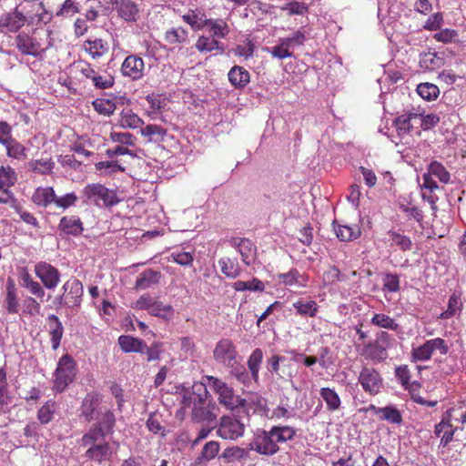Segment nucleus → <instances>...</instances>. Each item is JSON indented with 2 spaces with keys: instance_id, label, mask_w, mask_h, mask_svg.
Segmentation results:
<instances>
[{
  "instance_id": "nucleus-38",
  "label": "nucleus",
  "mask_w": 466,
  "mask_h": 466,
  "mask_svg": "<svg viewBox=\"0 0 466 466\" xmlns=\"http://www.w3.org/2000/svg\"><path fill=\"white\" fill-rule=\"evenodd\" d=\"M140 134L147 137L148 142L160 143L165 140L167 130L161 126L149 124L141 128Z\"/></svg>"
},
{
  "instance_id": "nucleus-11",
  "label": "nucleus",
  "mask_w": 466,
  "mask_h": 466,
  "mask_svg": "<svg viewBox=\"0 0 466 466\" xmlns=\"http://www.w3.org/2000/svg\"><path fill=\"white\" fill-rule=\"evenodd\" d=\"M62 289V295L56 298L60 305L72 308L80 306L84 289L79 279L76 278L69 279L65 282Z\"/></svg>"
},
{
  "instance_id": "nucleus-30",
  "label": "nucleus",
  "mask_w": 466,
  "mask_h": 466,
  "mask_svg": "<svg viewBox=\"0 0 466 466\" xmlns=\"http://www.w3.org/2000/svg\"><path fill=\"white\" fill-rule=\"evenodd\" d=\"M228 81L236 89H243L250 81V74L240 66H234L228 74Z\"/></svg>"
},
{
  "instance_id": "nucleus-43",
  "label": "nucleus",
  "mask_w": 466,
  "mask_h": 466,
  "mask_svg": "<svg viewBox=\"0 0 466 466\" xmlns=\"http://www.w3.org/2000/svg\"><path fill=\"white\" fill-rule=\"evenodd\" d=\"M319 395L327 405V410L333 412L341 406V400L334 389L324 387L319 390Z\"/></svg>"
},
{
  "instance_id": "nucleus-46",
  "label": "nucleus",
  "mask_w": 466,
  "mask_h": 466,
  "mask_svg": "<svg viewBox=\"0 0 466 466\" xmlns=\"http://www.w3.org/2000/svg\"><path fill=\"white\" fill-rule=\"evenodd\" d=\"M462 309V302L461 295L454 292L450 296L448 301V308L445 311L441 312L438 319H449L457 314H460Z\"/></svg>"
},
{
  "instance_id": "nucleus-16",
  "label": "nucleus",
  "mask_w": 466,
  "mask_h": 466,
  "mask_svg": "<svg viewBox=\"0 0 466 466\" xmlns=\"http://www.w3.org/2000/svg\"><path fill=\"white\" fill-rule=\"evenodd\" d=\"M145 63L137 55L127 56L121 65V74L133 81L140 80L145 75Z\"/></svg>"
},
{
  "instance_id": "nucleus-4",
  "label": "nucleus",
  "mask_w": 466,
  "mask_h": 466,
  "mask_svg": "<svg viewBox=\"0 0 466 466\" xmlns=\"http://www.w3.org/2000/svg\"><path fill=\"white\" fill-rule=\"evenodd\" d=\"M203 380L206 386L208 385L218 394L219 404L227 410H233L235 408L244 405L245 400L235 395L233 389L222 380L209 375L205 376Z\"/></svg>"
},
{
  "instance_id": "nucleus-15",
  "label": "nucleus",
  "mask_w": 466,
  "mask_h": 466,
  "mask_svg": "<svg viewBox=\"0 0 466 466\" xmlns=\"http://www.w3.org/2000/svg\"><path fill=\"white\" fill-rule=\"evenodd\" d=\"M102 402L103 396L101 394L95 391L87 393L80 407V416L88 422L95 420L103 410Z\"/></svg>"
},
{
  "instance_id": "nucleus-52",
  "label": "nucleus",
  "mask_w": 466,
  "mask_h": 466,
  "mask_svg": "<svg viewBox=\"0 0 466 466\" xmlns=\"http://www.w3.org/2000/svg\"><path fill=\"white\" fill-rule=\"evenodd\" d=\"M248 457V451L238 446H233L225 449L222 453L218 456L219 460H222L226 463L233 462L236 460H241Z\"/></svg>"
},
{
  "instance_id": "nucleus-61",
  "label": "nucleus",
  "mask_w": 466,
  "mask_h": 466,
  "mask_svg": "<svg viewBox=\"0 0 466 466\" xmlns=\"http://www.w3.org/2000/svg\"><path fill=\"white\" fill-rule=\"evenodd\" d=\"M92 104L97 113L107 116L112 115L116 108V104L109 99L97 98Z\"/></svg>"
},
{
  "instance_id": "nucleus-22",
  "label": "nucleus",
  "mask_w": 466,
  "mask_h": 466,
  "mask_svg": "<svg viewBox=\"0 0 466 466\" xmlns=\"http://www.w3.org/2000/svg\"><path fill=\"white\" fill-rule=\"evenodd\" d=\"M5 309L9 314H17L19 311L18 290L12 278L6 280Z\"/></svg>"
},
{
  "instance_id": "nucleus-32",
  "label": "nucleus",
  "mask_w": 466,
  "mask_h": 466,
  "mask_svg": "<svg viewBox=\"0 0 466 466\" xmlns=\"http://www.w3.org/2000/svg\"><path fill=\"white\" fill-rule=\"evenodd\" d=\"M46 320L48 324V333L51 336L52 349L56 350L60 345L64 334V327L58 317L54 314L49 315Z\"/></svg>"
},
{
  "instance_id": "nucleus-58",
  "label": "nucleus",
  "mask_w": 466,
  "mask_h": 466,
  "mask_svg": "<svg viewBox=\"0 0 466 466\" xmlns=\"http://www.w3.org/2000/svg\"><path fill=\"white\" fill-rule=\"evenodd\" d=\"M56 409L55 400H47L38 410L37 420L41 424H47L53 420L54 413Z\"/></svg>"
},
{
  "instance_id": "nucleus-36",
  "label": "nucleus",
  "mask_w": 466,
  "mask_h": 466,
  "mask_svg": "<svg viewBox=\"0 0 466 466\" xmlns=\"http://www.w3.org/2000/svg\"><path fill=\"white\" fill-rule=\"evenodd\" d=\"M55 162L51 157L32 159L28 162V170L38 175H49L53 172Z\"/></svg>"
},
{
  "instance_id": "nucleus-26",
  "label": "nucleus",
  "mask_w": 466,
  "mask_h": 466,
  "mask_svg": "<svg viewBox=\"0 0 466 466\" xmlns=\"http://www.w3.org/2000/svg\"><path fill=\"white\" fill-rule=\"evenodd\" d=\"M111 455V447L109 443L106 441L89 446L85 453L86 458L97 463H101L104 461L109 460Z\"/></svg>"
},
{
  "instance_id": "nucleus-33",
  "label": "nucleus",
  "mask_w": 466,
  "mask_h": 466,
  "mask_svg": "<svg viewBox=\"0 0 466 466\" xmlns=\"http://www.w3.org/2000/svg\"><path fill=\"white\" fill-rule=\"evenodd\" d=\"M268 434L271 435L274 442L278 445V443H284L293 440L296 435V430L291 426L279 425L271 427Z\"/></svg>"
},
{
  "instance_id": "nucleus-57",
  "label": "nucleus",
  "mask_w": 466,
  "mask_h": 466,
  "mask_svg": "<svg viewBox=\"0 0 466 466\" xmlns=\"http://www.w3.org/2000/svg\"><path fill=\"white\" fill-rule=\"evenodd\" d=\"M232 288L236 291H263L265 289V284L257 278H253L249 281L238 280L233 283Z\"/></svg>"
},
{
  "instance_id": "nucleus-12",
  "label": "nucleus",
  "mask_w": 466,
  "mask_h": 466,
  "mask_svg": "<svg viewBox=\"0 0 466 466\" xmlns=\"http://www.w3.org/2000/svg\"><path fill=\"white\" fill-rule=\"evenodd\" d=\"M363 390L371 395H377L383 387V379L380 373L372 367L364 366L358 378Z\"/></svg>"
},
{
  "instance_id": "nucleus-7",
  "label": "nucleus",
  "mask_w": 466,
  "mask_h": 466,
  "mask_svg": "<svg viewBox=\"0 0 466 466\" xmlns=\"http://www.w3.org/2000/svg\"><path fill=\"white\" fill-rule=\"evenodd\" d=\"M82 194L87 201L93 202L96 206H100L102 203L104 207L111 208L120 202L116 190L98 183L86 185Z\"/></svg>"
},
{
  "instance_id": "nucleus-64",
  "label": "nucleus",
  "mask_w": 466,
  "mask_h": 466,
  "mask_svg": "<svg viewBox=\"0 0 466 466\" xmlns=\"http://www.w3.org/2000/svg\"><path fill=\"white\" fill-rule=\"evenodd\" d=\"M91 80L93 85L99 89L110 88L115 83L114 77L109 74L98 75L96 73Z\"/></svg>"
},
{
  "instance_id": "nucleus-59",
  "label": "nucleus",
  "mask_w": 466,
  "mask_h": 466,
  "mask_svg": "<svg viewBox=\"0 0 466 466\" xmlns=\"http://www.w3.org/2000/svg\"><path fill=\"white\" fill-rule=\"evenodd\" d=\"M417 93L425 100L436 99L440 94L439 87L431 83H421L417 86Z\"/></svg>"
},
{
  "instance_id": "nucleus-55",
  "label": "nucleus",
  "mask_w": 466,
  "mask_h": 466,
  "mask_svg": "<svg viewBox=\"0 0 466 466\" xmlns=\"http://www.w3.org/2000/svg\"><path fill=\"white\" fill-rule=\"evenodd\" d=\"M388 236L389 240L391 241V245L399 247L403 252L410 251L412 248V241L408 236L394 230H390Z\"/></svg>"
},
{
  "instance_id": "nucleus-5",
  "label": "nucleus",
  "mask_w": 466,
  "mask_h": 466,
  "mask_svg": "<svg viewBox=\"0 0 466 466\" xmlns=\"http://www.w3.org/2000/svg\"><path fill=\"white\" fill-rule=\"evenodd\" d=\"M390 339L391 337L387 331H380L377 334L376 339L363 346L360 354L367 360L380 363L388 358Z\"/></svg>"
},
{
  "instance_id": "nucleus-31",
  "label": "nucleus",
  "mask_w": 466,
  "mask_h": 466,
  "mask_svg": "<svg viewBox=\"0 0 466 466\" xmlns=\"http://www.w3.org/2000/svg\"><path fill=\"white\" fill-rule=\"evenodd\" d=\"M296 313L301 317L314 318L319 312L318 303L311 299L299 298L292 303Z\"/></svg>"
},
{
  "instance_id": "nucleus-56",
  "label": "nucleus",
  "mask_w": 466,
  "mask_h": 466,
  "mask_svg": "<svg viewBox=\"0 0 466 466\" xmlns=\"http://www.w3.org/2000/svg\"><path fill=\"white\" fill-rule=\"evenodd\" d=\"M120 125L126 128L136 129L141 127L144 125V121L131 110H127L121 113Z\"/></svg>"
},
{
  "instance_id": "nucleus-14",
  "label": "nucleus",
  "mask_w": 466,
  "mask_h": 466,
  "mask_svg": "<svg viewBox=\"0 0 466 466\" xmlns=\"http://www.w3.org/2000/svg\"><path fill=\"white\" fill-rule=\"evenodd\" d=\"M17 181L16 172L10 166L0 167V204H8L15 200L14 195L10 188L15 186Z\"/></svg>"
},
{
  "instance_id": "nucleus-3",
  "label": "nucleus",
  "mask_w": 466,
  "mask_h": 466,
  "mask_svg": "<svg viewBox=\"0 0 466 466\" xmlns=\"http://www.w3.org/2000/svg\"><path fill=\"white\" fill-rule=\"evenodd\" d=\"M76 363L74 359L68 355H63L57 363L54 372L52 390L55 392L61 393L66 390L76 376Z\"/></svg>"
},
{
  "instance_id": "nucleus-44",
  "label": "nucleus",
  "mask_w": 466,
  "mask_h": 466,
  "mask_svg": "<svg viewBox=\"0 0 466 466\" xmlns=\"http://www.w3.org/2000/svg\"><path fill=\"white\" fill-rule=\"evenodd\" d=\"M218 265L221 272L229 279H236L241 273L239 264L236 258H221L218 260Z\"/></svg>"
},
{
  "instance_id": "nucleus-20",
  "label": "nucleus",
  "mask_w": 466,
  "mask_h": 466,
  "mask_svg": "<svg viewBox=\"0 0 466 466\" xmlns=\"http://www.w3.org/2000/svg\"><path fill=\"white\" fill-rule=\"evenodd\" d=\"M287 362L288 359L286 357L274 354L268 358L266 368L278 379L285 380L292 377V370Z\"/></svg>"
},
{
  "instance_id": "nucleus-54",
  "label": "nucleus",
  "mask_w": 466,
  "mask_h": 466,
  "mask_svg": "<svg viewBox=\"0 0 466 466\" xmlns=\"http://www.w3.org/2000/svg\"><path fill=\"white\" fill-rule=\"evenodd\" d=\"M370 323L374 326L394 331L399 329V324L396 322V320L389 315L383 313L374 314L370 319Z\"/></svg>"
},
{
  "instance_id": "nucleus-25",
  "label": "nucleus",
  "mask_w": 466,
  "mask_h": 466,
  "mask_svg": "<svg viewBox=\"0 0 466 466\" xmlns=\"http://www.w3.org/2000/svg\"><path fill=\"white\" fill-rule=\"evenodd\" d=\"M116 4L118 15L127 22H136L139 17L138 5L132 0H120Z\"/></svg>"
},
{
  "instance_id": "nucleus-1",
  "label": "nucleus",
  "mask_w": 466,
  "mask_h": 466,
  "mask_svg": "<svg viewBox=\"0 0 466 466\" xmlns=\"http://www.w3.org/2000/svg\"><path fill=\"white\" fill-rule=\"evenodd\" d=\"M197 390V400L192 407L191 420L196 423L211 424L217 421L219 408L211 398L206 385H198Z\"/></svg>"
},
{
  "instance_id": "nucleus-60",
  "label": "nucleus",
  "mask_w": 466,
  "mask_h": 466,
  "mask_svg": "<svg viewBox=\"0 0 466 466\" xmlns=\"http://www.w3.org/2000/svg\"><path fill=\"white\" fill-rule=\"evenodd\" d=\"M173 308L171 305L163 304L161 301L155 300L148 310L152 316L159 317L162 319H168L173 314Z\"/></svg>"
},
{
  "instance_id": "nucleus-17",
  "label": "nucleus",
  "mask_w": 466,
  "mask_h": 466,
  "mask_svg": "<svg viewBox=\"0 0 466 466\" xmlns=\"http://www.w3.org/2000/svg\"><path fill=\"white\" fill-rule=\"evenodd\" d=\"M453 409H449L443 414L441 420L435 425L434 433L441 438L440 445L446 447L452 440L458 428L451 424Z\"/></svg>"
},
{
  "instance_id": "nucleus-39",
  "label": "nucleus",
  "mask_w": 466,
  "mask_h": 466,
  "mask_svg": "<svg viewBox=\"0 0 466 466\" xmlns=\"http://www.w3.org/2000/svg\"><path fill=\"white\" fill-rule=\"evenodd\" d=\"M418 116H422V113L415 111L414 109L413 111L399 116L394 121L399 135L410 133L413 128L411 121L417 119Z\"/></svg>"
},
{
  "instance_id": "nucleus-35",
  "label": "nucleus",
  "mask_w": 466,
  "mask_h": 466,
  "mask_svg": "<svg viewBox=\"0 0 466 466\" xmlns=\"http://www.w3.org/2000/svg\"><path fill=\"white\" fill-rule=\"evenodd\" d=\"M195 46L201 53L218 51L222 54L225 51L224 45L211 35H200Z\"/></svg>"
},
{
  "instance_id": "nucleus-19",
  "label": "nucleus",
  "mask_w": 466,
  "mask_h": 466,
  "mask_svg": "<svg viewBox=\"0 0 466 466\" xmlns=\"http://www.w3.org/2000/svg\"><path fill=\"white\" fill-rule=\"evenodd\" d=\"M250 449L262 455H274L279 450V447L274 442L268 431H262L255 435L250 444Z\"/></svg>"
},
{
  "instance_id": "nucleus-51",
  "label": "nucleus",
  "mask_w": 466,
  "mask_h": 466,
  "mask_svg": "<svg viewBox=\"0 0 466 466\" xmlns=\"http://www.w3.org/2000/svg\"><path fill=\"white\" fill-rule=\"evenodd\" d=\"M263 360V351L261 349H255L248 359V367L255 381L258 380V372Z\"/></svg>"
},
{
  "instance_id": "nucleus-49",
  "label": "nucleus",
  "mask_w": 466,
  "mask_h": 466,
  "mask_svg": "<svg viewBox=\"0 0 466 466\" xmlns=\"http://www.w3.org/2000/svg\"><path fill=\"white\" fill-rule=\"evenodd\" d=\"M206 26L209 28L211 36L215 38H225L229 34V26L223 19L208 18Z\"/></svg>"
},
{
  "instance_id": "nucleus-9",
  "label": "nucleus",
  "mask_w": 466,
  "mask_h": 466,
  "mask_svg": "<svg viewBox=\"0 0 466 466\" xmlns=\"http://www.w3.org/2000/svg\"><path fill=\"white\" fill-rule=\"evenodd\" d=\"M217 435L223 440L236 441L245 432L244 423L233 415H223L216 424Z\"/></svg>"
},
{
  "instance_id": "nucleus-21",
  "label": "nucleus",
  "mask_w": 466,
  "mask_h": 466,
  "mask_svg": "<svg viewBox=\"0 0 466 466\" xmlns=\"http://www.w3.org/2000/svg\"><path fill=\"white\" fill-rule=\"evenodd\" d=\"M234 247L241 256V259L247 266L251 265L257 257V247L248 238H236L231 240Z\"/></svg>"
},
{
  "instance_id": "nucleus-34",
  "label": "nucleus",
  "mask_w": 466,
  "mask_h": 466,
  "mask_svg": "<svg viewBox=\"0 0 466 466\" xmlns=\"http://www.w3.org/2000/svg\"><path fill=\"white\" fill-rule=\"evenodd\" d=\"M161 278V273L157 270L147 268L140 273L136 280L135 289H146L157 284Z\"/></svg>"
},
{
  "instance_id": "nucleus-41",
  "label": "nucleus",
  "mask_w": 466,
  "mask_h": 466,
  "mask_svg": "<svg viewBox=\"0 0 466 466\" xmlns=\"http://www.w3.org/2000/svg\"><path fill=\"white\" fill-rule=\"evenodd\" d=\"M444 65V60L436 52H425L420 59V66L425 70L434 71Z\"/></svg>"
},
{
  "instance_id": "nucleus-53",
  "label": "nucleus",
  "mask_w": 466,
  "mask_h": 466,
  "mask_svg": "<svg viewBox=\"0 0 466 466\" xmlns=\"http://www.w3.org/2000/svg\"><path fill=\"white\" fill-rule=\"evenodd\" d=\"M433 177L438 178L440 182L447 184L450 182L451 175L446 167L438 161H432L429 167L428 171Z\"/></svg>"
},
{
  "instance_id": "nucleus-37",
  "label": "nucleus",
  "mask_w": 466,
  "mask_h": 466,
  "mask_svg": "<svg viewBox=\"0 0 466 466\" xmlns=\"http://www.w3.org/2000/svg\"><path fill=\"white\" fill-rule=\"evenodd\" d=\"M208 18L206 14L200 10H189L188 13L182 15V20L190 25L194 31H199L203 29Z\"/></svg>"
},
{
  "instance_id": "nucleus-45",
  "label": "nucleus",
  "mask_w": 466,
  "mask_h": 466,
  "mask_svg": "<svg viewBox=\"0 0 466 466\" xmlns=\"http://www.w3.org/2000/svg\"><path fill=\"white\" fill-rule=\"evenodd\" d=\"M6 150V156L13 159L25 160L27 157L26 147L12 137L5 146Z\"/></svg>"
},
{
  "instance_id": "nucleus-29",
  "label": "nucleus",
  "mask_w": 466,
  "mask_h": 466,
  "mask_svg": "<svg viewBox=\"0 0 466 466\" xmlns=\"http://www.w3.org/2000/svg\"><path fill=\"white\" fill-rule=\"evenodd\" d=\"M31 200L38 207L47 208L56 200L55 190L52 187H38L33 193Z\"/></svg>"
},
{
  "instance_id": "nucleus-8",
  "label": "nucleus",
  "mask_w": 466,
  "mask_h": 466,
  "mask_svg": "<svg viewBox=\"0 0 466 466\" xmlns=\"http://www.w3.org/2000/svg\"><path fill=\"white\" fill-rule=\"evenodd\" d=\"M436 351L441 355H446L449 352V346L441 338L428 339L422 345L413 348L410 352V358L414 362L427 361L431 359Z\"/></svg>"
},
{
  "instance_id": "nucleus-23",
  "label": "nucleus",
  "mask_w": 466,
  "mask_h": 466,
  "mask_svg": "<svg viewBox=\"0 0 466 466\" xmlns=\"http://www.w3.org/2000/svg\"><path fill=\"white\" fill-rule=\"evenodd\" d=\"M164 40L170 46H184L189 43V31L183 26H173L164 34Z\"/></svg>"
},
{
  "instance_id": "nucleus-62",
  "label": "nucleus",
  "mask_w": 466,
  "mask_h": 466,
  "mask_svg": "<svg viewBox=\"0 0 466 466\" xmlns=\"http://www.w3.org/2000/svg\"><path fill=\"white\" fill-rule=\"evenodd\" d=\"M346 279V276L341 274L336 266H330L323 273V282L325 285H333L337 282L345 281Z\"/></svg>"
},
{
  "instance_id": "nucleus-63",
  "label": "nucleus",
  "mask_w": 466,
  "mask_h": 466,
  "mask_svg": "<svg viewBox=\"0 0 466 466\" xmlns=\"http://www.w3.org/2000/svg\"><path fill=\"white\" fill-rule=\"evenodd\" d=\"M378 412L382 415V419L386 420L394 424H400L402 422V417L400 412L392 407H384L378 409Z\"/></svg>"
},
{
  "instance_id": "nucleus-27",
  "label": "nucleus",
  "mask_w": 466,
  "mask_h": 466,
  "mask_svg": "<svg viewBox=\"0 0 466 466\" xmlns=\"http://www.w3.org/2000/svg\"><path fill=\"white\" fill-rule=\"evenodd\" d=\"M83 49L88 53L93 59H98L108 53L109 46L108 43L102 38H88L84 42Z\"/></svg>"
},
{
  "instance_id": "nucleus-47",
  "label": "nucleus",
  "mask_w": 466,
  "mask_h": 466,
  "mask_svg": "<svg viewBox=\"0 0 466 466\" xmlns=\"http://www.w3.org/2000/svg\"><path fill=\"white\" fill-rule=\"evenodd\" d=\"M220 445L217 441H208L204 447L202 448L198 459L197 464L200 465L203 462L209 461L216 458L219 452Z\"/></svg>"
},
{
  "instance_id": "nucleus-28",
  "label": "nucleus",
  "mask_w": 466,
  "mask_h": 466,
  "mask_svg": "<svg viewBox=\"0 0 466 466\" xmlns=\"http://www.w3.org/2000/svg\"><path fill=\"white\" fill-rule=\"evenodd\" d=\"M60 231L66 235L79 236L84 231L83 222L77 216H65L58 224Z\"/></svg>"
},
{
  "instance_id": "nucleus-13",
  "label": "nucleus",
  "mask_w": 466,
  "mask_h": 466,
  "mask_svg": "<svg viewBox=\"0 0 466 466\" xmlns=\"http://www.w3.org/2000/svg\"><path fill=\"white\" fill-rule=\"evenodd\" d=\"M35 276L47 289H55L61 279V273L53 265L46 261H39L34 267Z\"/></svg>"
},
{
  "instance_id": "nucleus-24",
  "label": "nucleus",
  "mask_w": 466,
  "mask_h": 466,
  "mask_svg": "<svg viewBox=\"0 0 466 466\" xmlns=\"http://www.w3.org/2000/svg\"><path fill=\"white\" fill-rule=\"evenodd\" d=\"M333 228L337 238L341 241H352L361 235L360 227L358 224H340L334 221Z\"/></svg>"
},
{
  "instance_id": "nucleus-2",
  "label": "nucleus",
  "mask_w": 466,
  "mask_h": 466,
  "mask_svg": "<svg viewBox=\"0 0 466 466\" xmlns=\"http://www.w3.org/2000/svg\"><path fill=\"white\" fill-rule=\"evenodd\" d=\"M17 49L25 56L36 57L52 46L50 32H35L33 35L20 33L15 39Z\"/></svg>"
},
{
  "instance_id": "nucleus-10",
  "label": "nucleus",
  "mask_w": 466,
  "mask_h": 466,
  "mask_svg": "<svg viewBox=\"0 0 466 466\" xmlns=\"http://www.w3.org/2000/svg\"><path fill=\"white\" fill-rule=\"evenodd\" d=\"M213 358L215 361L226 368L238 364V350L230 339H219L214 348Z\"/></svg>"
},
{
  "instance_id": "nucleus-42",
  "label": "nucleus",
  "mask_w": 466,
  "mask_h": 466,
  "mask_svg": "<svg viewBox=\"0 0 466 466\" xmlns=\"http://www.w3.org/2000/svg\"><path fill=\"white\" fill-rule=\"evenodd\" d=\"M118 344L125 352L143 353L146 348V343L143 340L126 335L118 338Z\"/></svg>"
},
{
  "instance_id": "nucleus-18",
  "label": "nucleus",
  "mask_w": 466,
  "mask_h": 466,
  "mask_svg": "<svg viewBox=\"0 0 466 466\" xmlns=\"http://www.w3.org/2000/svg\"><path fill=\"white\" fill-rule=\"evenodd\" d=\"M24 9L23 3H21L14 11L1 16L0 27L8 32H17L21 29L26 22V17L23 13Z\"/></svg>"
},
{
  "instance_id": "nucleus-6",
  "label": "nucleus",
  "mask_w": 466,
  "mask_h": 466,
  "mask_svg": "<svg viewBox=\"0 0 466 466\" xmlns=\"http://www.w3.org/2000/svg\"><path fill=\"white\" fill-rule=\"evenodd\" d=\"M395 377L400 383L405 390H408L410 394L411 400L423 406L434 407L437 405V400H428L420 395V390L421 389V383L418 380L411 381V373L407 365H400L395 368Z\"/></svg>"
},
{
  "instance_id": "nucleus-40",
  "label": "nucleus",
  "mask_w": 466,
  "mask_h": 466,
  "mask_svg": "<svg viewBox=\"0 0 466 466\" xmlns=\"http://www.w3.org/2000/svg\"><path fill=\"white\" fill-rule=\"evenodd\" d=\"M278 279L280 283L286 286L299 285L300 287H305L308 282V278L305 275L300 274L297 268H291L287 273L279 274Z\"/></svg>"
},
{
  "instance_id": "nucleus-48",
  "label": "nucleus",
  "mask_w": 466,
  "mask_h": 466,
  "mask_svg": "<svg viewBox=\"0 0 466 466\" xmlns=\"http://www.w3.org/2000/svg\"><path fill=\"white\" fill-rule=\"evenodd\" d=\"M106 433L100 425H93L89 431L85 433L81 439V446L89 447L99 443V441H103Z\"/></svg>"
},
{
  "instance_id": "nucleus-50",
  "label": "nucleus",
  "mask_w": 466,
  "mask_h": 466,
  "mask_svg": "<svg viewBox=\"0 0 466 466\" xmlns=\"http://www.w3.org/2000/svg\"><path fill=\"white\" fill-rule=\"evenodd\" d=\"M95 420H97L95 425H100L101 429H103L106 434L113 431L116 424V419L110 409L102 410L98 414V418H96Z\"/></svg>"
}]
</instances>
